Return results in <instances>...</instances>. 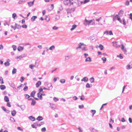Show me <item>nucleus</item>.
<instances>
[{
	"label": "nucleus",
	"instance_id": "38",
	"mask_svg": "<svg viewBox=\"0 0 132 132\" xmlns=\"http://www.w3.org/2000/svg\"><path fill=\"white\" fill-rule=\"evenodd\" d=\"M18 49L19 51H20L23 49V48L22 47L20 46L18 47Z\"/></svg>",
	"mask_w": 132,
	"mask_h": 132
},
{
	"label": "nucleus",
	"instance_id": "64",
	"mask_svg": "<svg viewBox=\"0 0 132 132\" xmlns=\"http://www.w3.org/2000/svg\"><path fill=\"white\" fill-rule=\"evenodd\" d=\"M129 122L130 123H131L132 122V120L131 118H129Z\"/></svg>",
	"mask_w": 132,
	"mask_h": 132
},
{
	"label": "nucleus",
	"instance_id": "1",
	"mask_svg": "<svg viewBox=\"0 0 132 132\" xmlns=\"http://www.w3.org/2000/svg\"><path fill=\"white\" fill-rule=\"evenodd\" d=\"M85 45H84L83 43H80L79 44L78 46L77 47L76 49H77L78 48H81L83 50H86L85 49Z\"/></svg>",
	"mask_w": 132,
	"mask_h": 132
},
{
	"label": "nucleus",
	"instance_id": "20",
	"mask_svg": "<svg viewBox=\"0 0 132 132\" xmlns=\"http://www.w3.org/2000/svg\"><path fill=\"white\" fill-rule=\"evenodd\" d=\"M0 88L2 90H4L6 88V87L4 85H2L0 86Z\"/></svg>",
	"mask_w": 132,
	"mask_h": 132
},
{
	"label": "nucleus",
	"instance_id": "25",
	"mask_svg": "<svg viewBox=\"0 0 132 132\" xmlns=\"http://www.w3.org/2000/svg\"><path fill=\"white\" fill-rule=\"evenodd\" d=\"M127 69H129L131 68H132V65L131 66L130 64H128L127 66Z\"/></svg>",
	"mask_w": 132,
	"mask_h": 132
},
{
	"label": "nucleus",
	"instance_id": "31",
	"mask_svg": "<svg viewBox=\"0 0 132 132\" xmlns=\"http://www.w3.org/2000/svg\"><path fill=\"white\" fill-rule=\"evenodd\" d=\"M90 80L91 83H93L94 82V79L93 77H92L90 79Z\"/></svg>",
	"mask_w": 132,
	"mask_h": 132
},
{
	"label": "nucleus",
	"instance_id": "60",
	"mask_svg": "<svg viewBox=\"0 0 132 132\" xmlns=\"http://www.w3.org/2000/svg\"><path fill=\"white\" fill-rule=\"evenodd\" d=\"M80 99L83 100L84 99V97L83 95H82L80 97Z\"/></svg>",
	"mask_w": 132,
	"mask_h": 132
},
{
	"label": "nucleus",
	"instance_id": "51",
	"mask_svg": "<svg viewBox=\"0 0 132 132\" xmlns=\"http://www.w3.org/2000/svg\"><path fill=\"white\" fill-rule=\"evenodd\" d=\"M118 15H116L114 18H113V20L114 21H115L116 20H117V18Z\"/></svg>",
	"mask_w": 132,
	"mask_h": 132
},
{
	"label": "nucleus",
	"instance_id": "4",
	"mask_svg": "<svg viewBox=\"0 0 132 132\" xmlns=\"http://www.w3.org/2000/svg\"><path fill=\"white\" fill-rule=\"evenodd\" d=\"M104 34H105L106 35H112L113 34L111 31H106L104 33Z\"/></svg>",
	"mask_w": 132,
	"mask_h": 132
},
{
	"label": "nucleus",
	"instance_id": "48",
	"mask_svg": "<svg viewBox=\"0 0 132 132\" xmlns=\"http://www.w3.org/2000/svg\"><path fill=\"white\" fill-rule=\"evenodd\" d=\"M22 27L23 28H27V26L26 24L23 25L22 26Z\"/></svg>",
	"mask_w": 132,
	"mask_h": 132
},
{
	"label": "nucleus",
	"instance_id": "11",
	"mask_svg": "<svg viewBox=\"0 0 132 132\" xmlns=\"http://www.w3.org/2000/svg\"><path fill=\"white\" fill-rule=\"evenodd\" d=\"M10 61V60L9 59H8L7 61L6 62H5L4 63V64L5 65V66L7 67L9 65L10 63L9 62Z\"/></svg>",
	"mask_w": 132,
	"mask_h": 132
},
{
	"label": "nucleus",
	"instance_id": "3",
	"mask_svg": "<svg viewBox=\"0 0 132 132\" xmlns=\"http://www.w3.org/2000/svg\"><path fill=\"white\" fill-rule=\"evenodd\" d=\"M75 9L73 8L71 9H67V11L68 14L71 13L75 11Z\"/></svg>",
	"mask_w": 132,
	"mask_h": 132
},
{
	"label": "nucleus",
	"instance_id": "54",
	"mask_svg": "<svg viewBox=\"0 0 132 132\" xmlns=\"http://www.w3.org/2000/svg\"><path fill=\"white\" fill-rule=\"evenodd\" d=\"M17 129L19 130H21V131H23V129L20 127H17Z\"/></svg>",
	"mask_w": 132,
	"mask_h": 132
},
{
	"label": "nucleus",
	"instance_id": "46",
	"mask_svg": "<svg viewBox=\"0 0 132 132\" xmlns=\"http://www.w3.org/2000/svg\"><path fill=\"white\" fill-rule=\"evenodd\" d=\"M2 109L5 111L6 112L7 111H9L8 110H7L4 107H2Z\"/></svg>",
	"mask_w": 132,
	"mask_h": 132
},
{
	"label": "nucleus",
	"instance_id": "14",
	"mask_svg": "<svg viewBox=\"0 0 132 132\" xmlns=\"http://www.w3.org/2000/svg\"><path fill=\"white\" fill-rule=\"evenodd\" d=\"M4 99L5 101L7 102H8L9 101V98L7 96H5Z\"/></svg>",
	"mask_w": 132,
	"mask_h": 132
},
{
	"label": "nucleus",
	"instance_id": "21",
	"mask_svg": "<svg viewBox=\"0 0 132 132\" xmlns=\"http://www.w3.org/2000/svg\"><path fill=\"white\" fill-rule=\"evenodd\" d=\"M50 106L53 109H55L56 108L55 105L53 104H51Z\"/></svg>",
	"mask_w": 132,
	"mask_h": 132
},
{
	"label": "nucleus",
	"instance_id": "44",
	"mask_svg": "<svg viewBox=\"0 0 132 132\" xmlns=\"http://www.w3.org/2000/svg\"><path fill=\"white\" fill-rule=\"evenodd\" d=\"M123 13V11L122 10H121L119 12V15L122 14Z\"/></svg>",
	"mask_w": 132,
	"mask_h": 132
},
{
	"label": "nucleus",
	"instance_id": "17",
	"mask_svg": "<svg viewBox=\"0 0 132 132\" xmlns=\"http://www.w3.org/2000/svg\"><path fill=\"white\" fill-rule=\"evenodd\" d=\"M34 0L32 2H29L28 3V4L30 6H32L34 4Z\"/></svg>",
	"mask_w": 132,
	"mask_h": 132
},
{
	"label": "nucleus",
	"instance_id": "16",
	"mask_svg": "<svg viewBox=\"0 0 132 132\" xmlns=\"http://www.w3.org/2000/svg\"><path fill=\"white\" fill-rule=\"evenodd\" d=\"M15 27L16 29H19L21 28V26L19 25H18L16 24H15Z\"/></svg>",
	"mask_w": 132,
	"mask_h": 132
},
{
	"label": "nucleus",
	"instance_id": "52",
	"mask_svg": "<svg viewBox=\"0 0 132 132\" xmlns=\"http://www.w3.org/2000/svg\"><path fill=\"white\" fill-rule=\"evenodd\" d=\"M117 56L118 57H119L120 59H122L123 58V56H121L120 54L119 55H118Z\"/></svg>",
	"mask_w": 132,
	"mask_h": 132
},
{
	"label": "nucleus",
	"instance_id": "28",
	"mask_svg": "<svg viewBox=\"0 0 132 132\" xmlns=\"http://www.w3.org/2000/svg\"><path fill=\"white\" fill-rule=\"evenodd\" d=\"M89 1V0H85L83 2H81V3L82 4H85L88 2Z\"/></svg>",
	"mask_w": 132,
	"mask_h": 132
},
{
	"label": "nucleus",
	"instance_id": "63",
	"mask_svg": "<svg viewBox=\"0 0 132 132\" xmlns=\"http://www.w3.org/2000/svg\"><path fill=\"white\" fill-rule=\"evenodd\" d=\"M130 18L132 21V14L131 13H130Z\"/></svg>",
	"mask_w": 132,
	"mask_h": 132
},
{
	"label": "nucleus",
	"instance_id": "30",
	"mask_svg": "<svg viewBox=\"0 0 132 132\" xmlns=\"http://www.w3.org/2000/svg\"><path fill=\"white\" fill-rule=\"evenodd\" d=\"M45 19L47 21H48L50 20L49 17L48 16H46Z\"/></svg>",
	"mask_w": 132,
	"mask_h": 132
},
{
	"label": "nucleus",
	"instance_id": "47",
	"mask_svg": "<svg viewBox=\"0 0 132 132\" xmlns=\"http://www.w3.org/2000/svg\"><path fill=\"white\" fill-rule=\"evenodd\" d=\"M86 87L87 88H89L90 87V86L89 84L87 83L86 85Z\"/></svg>",
	"mask_w": 132,
	"mask_h": 132
},
{
	"label": "nucleus",
	"instance_id": "23",
	"mask_svg": "<svg viewBox=\"0 0 132 132\" xmlns=\"http://www.w3.org/2000/svg\"><path fill=\"white\" fill-rule=\"evenodd\" d=\"M43 118L41 116H38L37 118V120L38 121H41L42 120Z\"/></svg>",
	"mask_w": 132,
	"mask_h": 132
},
{
	"label": "nucleus",
	"instance_id": "39",
	"mask_svg": "<svg viewBox=\"0 0 132 132\" xmlns=\"http://www.w3.org/2000/svg\"><path fill=\"white\" fill-rule=\"evenodd\" d=\"M90 130L92 132H96L97 130L94 128L91 129Z\"/></svg>",
	"mask_w": 132,
	"mask_h": 132
},
{
	"label": "nucleus",
	"instance_id": "53",
	"mask_svg": "<svg viewBox=\"0 0 132 132\" xmlns=\"http://www.w3.org/2000/svg\"><path fill=\"white\" fill-rule=\"evenodd\" d=\"M43 91V89L41 88H40L39 90V92L41 93Z\"/></svg>",
	"mask_w": 132,
	"mask_h": 132
},
{
	"label": "nucleus",
	"instance_id": "43",
	"mask_svg": "<svg viewBox=\"0 0 132 132\" xmlns=\"http://www.w3.org/2000/svg\"><path fill=\"white\" fill-rule=\"evenodd\" d=\"M117 20H118V21H119V22L120 23H122V21H121V20L120 18L118 17V16H117Z\"/></svg>",
	"mask_w": 132,
	"mask_h": 132
},
{
	"label": "nucleus",
	"instance_id": "36",
	"mask_svg": "<svg viewBox=\"0 0 132 132\" xmlns=\"http://www.w3.org/2000/svg\"><path fill=\"white\" fill-rule=\"evenodd\" d=\"M16 13H14L12 14V17L14 19H15V17H16Z\"/></svg>",
	"mask_w": 132,
	"mask_h": 132
},
{
	"label": "nucleus",
	"instance_id": "18",
	"mask_svg": "<svg viewBox=\"0 0 132 132\" xmlns=\"http://www.w3.org/2000/svg\"><path fill=\"white\" fill-rule=\"evenodd\" d=\"M85 61L86 62L87 61H91V59L90 57H88L87 58L86 60H85Z\"/></svg>",
	"mask_w": 132,
	"mask_h": 132
},
{
	"label": "nucleus",
	"instance_id": "35",
	"mask_svg": "<svg viewBox=\"0 0 132 132\" xmlns=\"http://www.w3.org/2000/svg\"><path fill=\"white\" fill-rule=\"evenodd\" d=\"M102 60L103 61V62L104 63L106 61V58L105 57H103L102 58Z\"/></svg>",
	"mask_w": 132,
	"mask_h": 132
},
{
	"label": "nucleus",
	"instance_id": "8",
	"mask_svg": "<svg viewBox=\"0 0 132 132\" xmlns=\"http://www.w3.org/2000/svg\"><path fill=\"white\" fill-rule=\"evenodd\" d=\"M54 8V6L53 4H52L51 6H50L48 8V10L49 11L52 10Z\"/></svg>",
	"mask_w": 132,
	"mask_h": 132
},
{
	"label": "nucleus",
	"instance_id": "34",
	"mask_svg": "<svg viewBox=\"0 0 132 132\" xmlns=\"http://www.w3.org/2000/svg\"><path fill=\"white\" fill-rule=\"evenodd\" d=\"M26 99H28L30 97V96L28 94H26L24 95Z\"/></svg>",
	"mask_w": 132,
	"mask_h": 132
},
{
	"label": "nucleus",
	"instance_id": "62",
	"mask_svg": "<svg viewBox=\"0 0 132 132\" xmlns=\"http://www.w3.org/2000/svg\"><path fill=\"white\" fill-rule=\"evenodd\" d=\"M79 108L80 109L82 108H84V105H79Z\"/></svg>",
	"mask_w": 132,
	"mask_h": 132
},
{
	"label": "nucleus",
	"instance_id": "58",
	"mask_svg": "<svg viewBox=\"0 0 132 132\" xmlns=\"http://www.w3.org/2000/svg\"><path fill=\"white\" fill-rule=\"evenodd\" d=\"M58 28V27L56 26H54L53 28V29L54 30H56Z\"/></svg>",
	"mask_w": 132,
	"mask_h": 132
},
{
	"label": "nucleus",
	"instance_id": "12",
	"mask_svg": "<svg viewBox=\"0 0 132 132\" xmlns=\"http://www.w3.org/2000/svg\"><path fill=\"white\" fill-rule=\"evenodd\" d=\"M42 93L40 92H39L37 94L38 97L41 100L42 99Z\"/></svg>",
	"mask_w": 132,
	"mask_h": 132
},
{
	"label": "nucleus",
	"instance_id": "41",
	"mask_svg": "<svg viewBox=\"0 0 132 132\" xmlns=\"http://www.w3.org/2000/svg\"><path fill=\"white\" fill-rule=\"evenodd\" d=\"M60 82L62 83H64L65 82V80L64 79H62L60 80Z\"/></svg>",
	"mask_w": 132,
	"mask_h": 132
},
{
	"label": "nucleus",
	"instance_id": "19",
	"mask_svg": "<svg viewBox=\"0 0 132 132\" xmlns=\"http://www.w3.org/2000/svg\"><path fill=\"white\" fill-rule=\"evenodd\" d=\"M37 17L36 16H32L31 18V20L32 21H35V19L37 18Z\"/></svg>",
	"mask_w": 132,
	"mask_h": 132
},
{
	"label": "nucleus",
	"instance_id": "45",
	"mask_svg": "<svg viewBox=\"0 0 132 132\" xmlns=\"http://www.w3.org/2000/svg\"><path fill=\"white\" fill-rule=\"evenodd\" d=\"M95 36L94 35L93 36H91L90 37V39L93 40L94 39H95Z\"/></svg>",
	"mask_w": 132,
	"mask_h": 132
},
{
	"label": "nucleus",
	"instance_id": "59",
	"mask_svg": "<svg viewBox=\"0 0 132 132\" xmlns=\"http://www.w3.org/2000/svg\"><path fill=\"white\" fill-rule=\"evenodd\" d=\"M34 65H29L30 68L31 69H33V67H34Z\"/></svg>",
	"mask_w": 132,
	"mask_h": 132
},
{
	"label": "nucleus",
	"instance_id": "13",
	"mask_svg": "<svg viewBox=\"0 0 132 132\" xmlns=\"http://www.w3.org/2000/svg\"><path fill=\"white\" fill-rule=\"evenodd\" d=\"M88 80V78L86 77H84L82 80V81H84L85 82H87Z\"/></svg>",
	"mask_w": 132,
	"mask_h": 132
},
{
	"label": "nucleus",
	"instance_id": "37",
	"mask_svg": "<svg viewBox=\"0 0 132 132\" xmlns=\"http://www.w3.org/2000/svg\"><path fill=\"white\" fill-rule=\"evenodd\" d=\"M32 102L31 103V105H34L36 103L35 101L33 99H32Z\"/></svg>",
	"mask_w": 132,
	"mask_h": 132
},
{
	"label": "nucleus",
	"instance_id": "61",
	"mask_svg": "<svg viewBox=\"0 0 132 132\" xmlns=\"http://www.w3.org/2000/svg\"><path fill=\"white\" fill-rule=\"evenodd\" d=\"M54 100L55 101H58L59 100L57 98L55 97L54 98Z\"/></svg>",
	"mask_w": 132,
	"mask_h": 132
},
{
	"label": "nucleus",
	"instance_id": "26",
	"mask_svg": "<svg viewBox=\"0 0 132 132\" xmlns=\"http://www.w3.org/2000/svg\"><path fill=\"white\" fill-rule=\"evenodd\" d=\"M0 83L1 84H3L4 83L3 79L1 77H0Z\"/></svg>",
	"mask_w": 132,
	"mask_h": 132
},
{
	"label": "nucleus",
	"instance_id": "22",
	"mask_svg": "<svg viewBox=\"0 0 132 132\" xmlns=\"http://www.w3.org/2000/svg\"><path fill=\"white\" fill-rule=\"evenodd\" d=\"M29 118L30 120H31L32 121H34L35 120V118L33 117H32V116H31L29 117Z\"/></svg>",
	"mask_w": 132,
	"mask_h": 132
},
{
	"label": "nucleus",
	"instance_id": "33",
	"mask_svg": "<svg viewBox=\"0 0 132 132\" xmlns=\"http://www.w3.org/2000/svg\"><path fill=\"white\" fill-rule=\"evenodd\" d=\"M16 69L15 68H14L12 70V73L13 74L15 73L16 72Z\"/></svg>",
	"mask_w": 132,
	"mask_h": 132
},
{
	"label": "nucleus",
	"instance_id": "5",
	"mask_svg": "<svg viewBox=\"0 0 132 132\" xmlns=\"http://www.w3.org/2000/svg\"><path fill=\"white\" fill-rule=\"evenodd\" d=\"M64 3L65 5H68L70 4V0H67L64 1Z\"/></svg>",
	"mask_w": 132,
	"mask_h": 132
},
{
	"label": "nucleus",
	"instance_id": "42",
	"mask_svg": "<svg viewBox=\"0 0 132 132\" xmlns=\"http://www.w3.org/2000/svg\"><path fill=\"white\" fill-rule=\"evenodd\" d=\"M93 113V116L94 114L95 113L96 111L95 110H92L91 111Z\"/></svg>",
	"mask_w": 132,
	"mask_h": 132
},
{
	"label": "nucleus",
	"instance_id": "29",
	"mask_svg": "<svg viewBox=\"0 0 132 132\" xmlns=\"http://www.w3.org/2000/svg\"><path fill=\"white\" fill-rule=\"evenodd\" d=\"M16 112L14 110L12 112V115L13 116H14L16 114Z\"/></svg>",
	"mask_w": 132,
	"mask_h": 132
},
{
	"label": "nucleus",
	"instance_id": "6",
	"mask_svg": "<svg viewBox=\"0 0 132 132\" xmlns=\"http://www.w3.org/2000/svg\"><path fill=\"white\" fill-rule=\"evenodd\" d=\"M113 45L116 47H120V45L118 44V43L117 42H114L113 43Z\"/></svg>",
	"mask_w": 132,
	"mask_h": 132
},
{
	"label": "nucleus",
	"instance_id": "40",
	"mask_svg": "<svg viewBox=\"0 0 132 132\" xmlns=\"http://www.w3.org/2000/svg\"><path fill=\"white\" fill-rule=\"evenodd\" d=\"M28 89V87L27 86H25L23 88V90L24 91H26Z\"/></svg>",
	"mask_w": 132,
	"mask_h": 132
},
{
	"label": "nucleus",
	"instance_id": "7",
	"mask_svg": "<svg viewBox=\"0 0 132 132\" xmlns=\"http://www.w3.org/2000/svg\"><path fill=\"white\" fill-rule=\"evenodd\" d=\"M121 49L122 50H123V52L125 54H127V50L126 49L124 48V46L123 44L121 45Z\"/></svg>",
	"mask_w": 132,
	"mask_h": 132
},
{
	"label": "nucleus",
	"instance_id": "56",
	"mask_svg": "<svg viewBox=\"0 0 132 132\" xmlns=\"http://www.w3.org/2000/svg\"><path fill=\"white\" fill-rule=\"evenodd\" d=\"M12 47L14 50L15 51L16 50V46L15 45H13L12 46Z\"/></svg>",
	"mask_w": 132,
	"mask_h": 132
},
{
	"label": "nucleus",
	"instance_id": "55",
	"mask_svg": "<svg viewBox=\"0 0 132 132\" xmlns=\"http://www.w3.org/2000/svg\"><path fill=\"white\" fill-rule=\"evenodd\" d=\"M41 130L42 131H46V129L44 127L42 128Z\"/></svg>",
	"mask_w": 132,
	"mask_h": 132
},
{
	"label": "nucleus",
	"instance_id": "24",
	"mask_svg": "<svg viewBox=\"0 0 132 132\" xmlns=\"http://www.w3.org/2000/svg\"><path fill=\"white\" fill-rule=\"evenodd\" d=\"M98 47L100 48L101 50H102L103 49L104 47L101 44H100L99 45Z\"/></svg>",
	"mask_w": 132,
	"mask_h": 132
},
{
	"label": "nucleus",
	"instance_id": "2",
	"mask_svg": "<svg viewBox=\"0 0 132 132\" xmlns=\"http://www.w3.org/2000/svg\"><path fill=\"white\" fill-rule=\"evenodd\" d=\"M93 21V20H88L86 19H85V21H84V24L85 25H86L87 24H89L91 22H92Z\"/></svg>",
	"mask_w": 132,
	"mask_h": 132
},
{
	"label": "nucleus",
	"instance_id": "27",
	"mask_svg": "<svg viewBox=\"0 0 132 132\" xmlns=\"http://www.w3.org/2000/svg\"><path fill=\"white\" fill-rule=\"evenodd\" d=\"M77 26L76 25H73L72 26V27L71 29V30H74L76 28V27Z\"/></svg>",
	"mask_w": 132,
	"mask_h": 132
},
{
	"label": "nucleus",
	"instance_id": "49",
	"mask_svg": "<svg viewBox=\"0 0 132 132\" xmlns=\"http://www.w3.org/2000/svg\"><path fill=\"white\" fill-rule=\"evenodd\" d=\"M125 5H128L129 4V2L128 1H126L125 3Z\"/></svg>",
	"mask_w": 132,
	"mask_h": 132
},
{
	"label": "nucleus",
	"instance_id": "57",
	"mask_svg": "<svg viewBox=\"0 0 132 132\" xmlns=\"http://www.w3.org/2000/svg\"><path fill=\"white\" fill-rule=\"evenodd\" d=\"M7 106L9 107H10L11 106V104L9 102H7Z\"/></svg>",
	"mask_w": 132,
	"mask_h": 132
},
{
	"label": "nucleus",
	"instance_id": "50",
	"mask_svg": "<svg viewBox=\"0 0 132 132\" xmlns=\"http://www.w3.org/2000/svg\"><path fill=\"white\" fill-rule=\"evenodd\" d=\"M24 77H21V79L20 80V81L21 82H22L24 80Z\"/></svg>",
	"mask_w": 132,
	"mask_h": 132
},
{
	"label": "nucleus",
	"instance_id": "15",
	"mask_svg": "<svg viewBox=\"0 0 132 132\" xmlns=\"http://www.w3.org/2000/svg\"><path fill=\"white\" fill-rule=\"evenodd\" d=\"M36 93V92L33 91L31 92V93L30 96L31 97H34V95Z\"/></svg>",
	"mask_w": 132,
	"mask_h": 132
},
{
	"label": "nucleus",
	"instance_id": "9",
	"mask_svg": "<svg viewBox=\"0 0 132 132\" xmlns=\"http://www.w3.org/2000/svg\"><path fill=\"white\" fill-rule=\"evenodd\" d=\"M47 90H49L50 88H52V84L51 83H49L47 84Z\"/></svg>",
	"mask_w": 132,
	"mask_h": 132
},
{
	"label": "nucleus",
	"instance_id": "10",
	"mask_svg": "<svg viewBox=\"0 0 132 132\" xmlns=\"http://www.w3.org/2000/svg\"><path fill=\"white\" fill-rule=\"evenodd\" d=\"M41 84V82L40 81H38L36 84V85L37 87H38Z\"/></svg>",
	"mask_w": 132,
	"mask_h": 132
},
{
	"label": "nucleus",
	"instance_id": "32",
	"mask_svg": "<svg viewBox=\"0 0 132 132\" xmlns=\"http://www.w3.org/2000/svg\"><path fill=\"white\" fill-rule=\"evenodd\" d=\"M55 48V46L54 45H52L50 47L49 49L50 50H53Z\"/></svg>",
	"mask_w": 132,
	"mask_h": 132
}]
</instances>
